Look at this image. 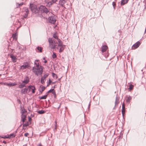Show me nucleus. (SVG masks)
<instances>
[{"instance_id":"nucleus-1","label":"nucleus","mask_w":146,"mask_h":146,"mask_svg":"<svg viewBox=\"0 0 146 146\" xmlns=\"http://www.w3.org/2000/svg\"><path fill=\"white\" fill-rule=\"evenodd\" d=\"M35 67L33 68V71L36 73H42L43 67L41 66H39L38 63L35 62Z\"/></svg>"},{"instance_id":"nucleus-2","label":"nucleus","mask_w":146,"mask_h":146,"mask_svg":"<svg viewBox=\"0 0 146 146\" xmlns=\"http://www.w3.org/2000/svg\"><path fill=\"white\" fill-rule=\"evenodd\" d=\"M48 41L49 44L50 46L52 49L55 48H57V49H58V47H56L57 46L56 43L57 41L53 40L51 38H50L48 39Z\"/></svg>"},{"instance_id":"nucleus-3","label":"nucleus","mask_w":146,"mask_h":146,"mask_svg":"<svg viewBox=\"0 0 146 146\" xmlns=\"http://www.w3.org/2000/svg\"><path fill=\"white\" fill-rule=\"evenodd\" d=\"M58 46L60 47L59 52L61 53L62 52L65 48V46L63 45L62 41L60 40H58Z\"/></svg>"},{"instance_id":"nucleus-4","label":"nucleus","mask_w":146,"mask_h":146,"mask_svg":"<svg viewBox=\"0 0 146 146\" xmlns=\"http://www.w3.org/2000/svg\"><path fill=\"white\" fill-rule=\"evenodd\" d=\"M30 8L32 11L34 13H38L39 10L38 9L36 5L34 4H31Z\"/></svg>"},{"instance_id":"nucleus-5","label":"nucleus","mask_w":146,"mask_h":146,"mask_svg":"<svg viewBox=\"0 0 146 146\" xmlns=\"http://www.w3.org/2000/svg\"><path fill=\"white\" fill-rule=\"evenodd\" d=\"M38 8L39 10L42 12L45 13L46 14L49 13L50 14H51L44 6L41 5Z\"/></svg>"},{"instance_id":"nucleus-6","label":"nucleus","mask_w":146,"mask_h":146,"mask_svg":"<svg viewBox=\"0 0 146 146\" xmlns=\"http://www.w3.org/2000/svg\"><path fill=\"white\" fill-rule=\"evenodd\" d=\"M29 13V11L27 8H24L23 11V15L24 18H26Z\"/></svg>"},{"instance_id":"nucleus-7","label":"nucleus","mask_w":146,"mask_h":146,"mask_svg":"<svg viewBox=\"0 0 146 146\" xmlns=\"http://www.w3.org/2000/svg\"><path fill=\"white\" fill-rule=\"evenodd\" d=\"M30 66L29 64L27 62L24 63L23 65L20 66V69L21 70H23L26 69Z\"/></svg>"},{"instance_id":"nucleus-8","label":"nucleus","mask_w":146,"mask_h":146,"mask_svg":"<svg viewBox=\"0 0 146 146\" xmlns=\"http://www.w3.org/2000/svg\"><path fill=\"white\" fill-rule=\"evenodd\" d=\"M48 20L50 23L54 24L55 23L56 19L55 17L51 16L48 18Z\"/></svg>"},{"instance_id":"nucleus-9","label":"nucleus","mask_w":146,"mask_h":146,"mask_svg":"<svg viewBox=\"0 0 146 146\" xmlns=\"http://www.w3.org/2000/svg\"><path fill=\"white\" fill-rule=\"evenodd\" d=\"M48 76V74H45L42 77L40 80V83L43 84L44 83V80Z\"/></svg>"},{"instance_id":"nucleus-10","label":"nucleus","mask_w":146,"mask_h":146,"mask_svg":"<svg viewBox=\"0 0 146 146\" xmlns=\"http://www.w3.org/2000/svg\"><path fill=\"white\" fill-rule=\"evenodd\" d=\"M29 82V78L27 76H26L24 80L22 81L23 83H25L26 84H28Z\"/></svg>"},{"instance_id":"nucleus-11","label":"nucleus","mask_w":146,"mask_h":146,"mask_svg":"<svg viewBox=\"0 0 146 146\" xmlns=\"http://www.w3.org/2000/svg\"><path fill=\"white\" fill-rule=\"evenodd\" d=\"M28 88L31 89V90H32L33 93H35L36 88L34 86L29 85L28 86Z\"/></svg>"},{"instance_id":"nucleus-12","label":"nucleus","mask_w":146,"mask_h":146,"mask_svg":"<svg viewBox=\"0 0 146 146\" xmlns=\"http://www.w3.org/2000/svg\"><path fill=\"white\" fill-rule=\"evenodd\" d=\"M141 43L139 42H137L135 43L132 47V48L133 49H135L138 48L140 45Z\"/></svg>"},{"instance_id":"nucleus-13","label":"nucleus","mask_w":146,"mask_h":146,"mask_svg":"<svg viewBox=\"0 0 146 146\" xmlns=\"http://www.w3.org/2000/svg\"><path fill=\"white\" fill-rule=\"evenodd\" d=\"M119 97H118L117 96H117L115 98V106L113 108V109H114V108H115L116 106L117 105H118V104L119 103Z\"/></svg>"},{"instance_id":"nucleus-14","label":"nucleus","mask_w":146,"mask_h":146,"mask_svg":"<svg viewBox=\"0 0 146 146\" xmlns=\"http://www.w3.org/2000/svg\"><path fill=\"white\" fill-rule=\"evenodd\" d=\"M46 88L44 86L41 85L40 86V88L39 89V91L40 94H42V92L45 90Z\"/></svg>"},{"instance_id":"nucleus-15","label":"nucleus","mask_w":146,"mask_h":146,"mask_svg":"<svg viewBox=\"0 0 146 146\" xmlns=\"http://www.w3.org/2000/svg\"><path fill=\"white\" fill-rule=\"evenodd\" d=\"M66 2V0H60L59 1V4L62 7H64V5Z\"/></svg>"},{"instance_id":"nucleus-16","label":"nucleus","mask_w":146,"mask_h":146,"mask_svg":"<svg viewBox=\"0 0 146 146\" xmlns=\"http://www.w3.org/2000/svg\"><path fill=\"white\" fill-rule=\"evenodd\" d=\"M10 57L12 59V61L14 62H16L17 58L13 54H11L10 55Z\"/></svg>"},{"instance_id":"nucleus-17","label":"nucleus","mask_w":146,"mask_h":146,"mask_svg":"<svg viewBox=\"0 0 146 146\" xmlns=\"http://www.w3.org/2000/svg\"><path fill=\"white\" fill-rule=\"evenodd\" d=\"M108 47L107 46L104 45L102 47V52H104L106 51Z\"/></svg>"},{"instance_id":"nucleus-18","label":"nucleus","mask_w":146,"mask_h":146,"mask_svg":"<svg viewBox=\"0 0 146 146\" xmlns=\"http://www.w3.org/2000/svg\"><path fill=\"white\" fill-rule=\"evenodd\" d=\"M26 116L24 114H22L21 119L23 123H24L26 120Z\"/></svg>"},{"instance_id":"nucleus-19","label":"nucleus","mask_w":146,"mask_h":146,"mask_svg":"<svg viewBox=\"0 0 146 146\" xmlns=\"http://www.w3.org/2000/svg\"><path fill=\"white\" fill-rule=\"evenodd\" d=\"M28 90V88H24L21 90V92L22 94H25L27 93V92Z\"/></svg>"},{"instance_id":"nucleus-20","label":"nucleus","mask_w":146,"mask_h":146,"mask_svg":"<svg viewBox=\"0 0 146 146\" xmlns=\"http://www.w3.org/2000/svg\"><path fill=\"white\" fill-rule=\"evenodd\" d=\"M48 96L46 94V95L42 96H39L38 97V98L40 99V100H42V99H46L47 97Z\"/></svg>"},{"instance_id":"nucleus-21","label":"nucleus","mask_w":146,"mask_h":146,"mask_svg":"<svg viewBox=\"0 0 146 146\" xmlns=\"http://www.w3.org/2000/svg\"><path fill=\"white\" fill-rule=\"evenodd\" d=\"M128 1L129 0H122L121 2V5H123L126 4L128 2Z\"/></svg>"},{"instance_id":"nucleus-22","label":"nucleus","mask_w":146,"mask_h":146,"mask_svg":"<svg viewBox=\"0 0 146 146\" xmlns=\"http://www.w3.org/2000/svg\"><path fill=\"white\" fill-rule=\"evenodd\" d=\"M26 84L25 83H23V82H22V83L19 85V87L20 88H22L26 86Z\"/></svg>"},{"instance_id":"nucleus-23","label":"nucleus","mask_w":146,"mask_h":146,"mask_svg":"<svg viewBox=\"0 0 146 146\" xmlns=\"http://www.w3.org/2000/svg\"><path fill=\"white\" fill-rule=\"evenodd\" d=\"M15 135H16L14 133H13L10 134L9 135H8V136L9 137L8 138L10 139L15 137Z\"/></svg>"},{"instance_id":"nucleus-24","label":"nucleus","mask_w":146,"mask_h":146,"mask_svg":"<svg viewBox=\"0 0 146 146\" xmlns=\"http://www.w3.org/2000/svg\"><path fill=\"white\" fill-rule=\"evenodd\" d=\"M131 99V97L130 96H129L127 98V99L126 100V102L129 103Z\"/></svg>"},{"instance_id":"nucleus-25","label":"nucleus","mask_w":146,"mask_h":146,"mask_svg":"<svg viewBox=\"0 0 146 146\" xmlns=\"http://www.w3.org/2000/svg\"><path fill=\"white\" fill-rule=\"evenodd\" d=\"M17 84L15 83L11 82L8 83L7 85L10 86H13L16 85Z\"/></svg>"},{"instance_id":"nucleus-26","label":"nucleus","mask_w":146,"mask_h":146,"mask_svg":"<svg viewBox=\"0 0 146 146\" xmlns=\"http://www.w3.org/2000/svg\"><path fill=\"white\" fill-rule=\"evenodd\" d=\"M46 111L43 110L37 111V113L39 114H43L45 113Z\"/></svg>"},{"instance_id":"nucleus-27","label":"nucleus","mask_w":146,"mask_h":146,"mask_svg":"<svg viewBox=\"0 0 146 146\" xmlns=\"http://www.w3.org/2000/svg\"><path fill=\"white\" fill-rule=\"evenodd\" d=\"M54 89L53 88H51L49 91H48L46 94L48 96V94L50 92H53L54 90Z\"/></svg>"},{"instance_id":"nucleus-28","label":"nucleus","mask_w":146,"mask_h":146,"mask_svg":"<svg viewBox=\"0 0 146 146\" xmlns=\"http://www.w3.org/2000/svg\"><path fill=\"white\" fill-rule=\"evenodd\" d=\"M50 2H49L48 3V4H50V5H52L53 3H55L56 0H49Z\"/></svg>"},{"instance_id":"nucleus-29","label":"nucleus","mask_w":146,"mask_h":146,"mask_svg":"<svg viewBox=\"0 0 146 146\" xmlns=\"http://www.w3.org/2000/svg\"><path fill=\"white\" fill-rule=\"evenodd\" d=\"M125 108H122V109H121V112L122 113V115L123 116L125 114Z\"/></svg>"},{"instance_id":"nucleus-30","label":"nucleus","mask_w":146,"mask_h":146,"mask_svg":"<svg viewBox=\"0 0 146 146\" xmlns=\"http://www.w3.org/2000/svg\"><path fill=\"white\" fill-rule=\"evenodd\" d=\"M29 125V124L28 122H27L25 123H23V129H24L23 127H27Z\"/></svg>"},{"instance_id":"nucleus-31","label":"nucleus","mask_w":146,"mask_h":146,"mask_svg":"<svg viewBox=\"0 0 146 146\" xmlns=\"http://www.w3.org/2000/svg\"><path fill=\"white\" fill-rule=\"evenodd\" d=\"M53 37L55 39H56L57 40V42H58V40H60V39H59L58 38V36H57V35L56 34H54L53 35Z\"/></svg>"},{"instance_id":"nucleus-32","label":"nucleus","mask_w":146,"mask_h":146,"mask_svg":"<svg viewBox=\"0 0 146 146\" xmlns=\"http://www.w3.org/2000/svg\"><path fill=\"white\" fill-rule=\"evenodd\" d=\"M37 50L39 52H42V48L41 47H38L37 48Z\"/></svg>"},{"instance_id":"nucleus-33","label":"nucleus","mask_w":146,"mask_h":146,"mask_svg":"<svg viewBox=\"0 0 146 146\" xmlns=\"http://www.w3.org/2000/svg\"><path fill=\"white\" fill-rule=\"evenodd\" d=\"M133 86L132 84H130L129 85V89L130 91L132 90L133 89Z\"/></svg>"},{"instance_id":"nucleus-34","label":"nucleus","mask_w":146,"mask_h":146,"mask_svg":"<svg viewBox=\"0 0 146 146\" xmlns=\"http://www.w3.org/2000/svg\"><path fill=\"white\" fill-rule=\"evenodd\" d=\"M12 37L15 40L17 39L16 35L15 34H13L12 35Z\"/></svg>"},{"instance_id":"nucleus-35","label":"nucleus","mask_w":146,"mask_h":146,"mask_svg":"<svg viewBox=\"0 0 146 146\" xmlns=\"http://www.w3.org/2000/svg\"><path fill=\"white\" fill-rule=\"evenodd\" d=\"M8 135H6L4 137H2L1 136H0V138H4V139H6L8 138Z\"/></svg>"},{"instance_id":"nucleus-36","label":"nucleus","mask_w":146,"mask_h":146,"mask_svg":"<svg viewBox=\"0 0 146 146\" xmlns=\"http://www.w3.org/2000/svg\"><path fill=\"white\" fill-rule=\"evenodd\" d=\"M56 54L53 52V54L52 55V57L53 58H56Z\"/></svg>"},{"instance_id":"nucleus-37","label":"nucleus","mask_w":146,"mask_h":146,"mask_svg":"<svg viewBox=\"0 0 146 146\" xmlns=\"http://www.w3.org/2000/svg\"><path fill=\"white\" fill-rule=\"evenodd\" d=\"M52 93L54 95V98H56V94L55 92L54 91H54L53 92H52Z\"/></svg>"},{"instance_id":"nucleus-38","label":"nucleus","mask_w":146,"mask_h":146,"mask_svg":"<svg viewBox=\"0 0 146 146\" xmlns=\"http://www.w3.org/2000/svg\"><path fill=\"white\" fill-rule=\"evenodd\" d=\"M26 112H27V111L24 108L23 110H22V114H23L24 113Z\"/></svg>"},{"instance_id":"nucleus-39","label":"nucleus","mask_w":146,"mask_h":146,"mask_svg":"<svg viewBox=\"0 0 146 146\" xmlns=\"http://www.w3.org/2000/svg\"><path fill=\"white\" fill-rule=\"evenodd\" d=\"M52 74V76L53 77V78H55L56 77V78H57V75L56 74Z\"/></svg>"},{"instance_id":"nucleus-40","label":"nucleus","mask_w":146,"mask_h":146,"mask_svg":"<svg viewBox=\"0 0 146 146\" xmlns=\"http://www.w3.org/2000/svg\"><path fill=\"white\" fill-rule=\"evenodd\" d=\"M125 105L124 102H123L122 104V108H125Z\"/></svg>"},{"instance_id":"nucleus-41","label":"nucleus","mask_w":146,"mask_h":146,"mask_svg":"<svg viewBox=\"0 0 146 146\" xmlns=\"http://www.w3.org/2000/svg\"><path fill=\"white\" fill-rule=\"evenodd\" d=\"M123 137V135L120 134L119 136V138H122Z\"/></svg>"},{"instance_id":"nucleus-42","label":"nucleus","mask_w":146,"mask_h":146,"mask_svg":"<svg viewBox=\"0 0 146 146\" xmlns=\"http://www.w3.org/2000/svg\"><path fill=\"white\" fill-rule=\"evenodd\" d=\"M29 133H25L24 134V136L25 137H27Z\"/></svg>"},{"instance_id":"nucleus-43","label":"nucleus","mask_w":146,"mask_h":146,"mask_svg":"<svg viewBox=\"0 0 146 146\" xmlns=\"http://www.w3.org/2000/svg\"><path fill=\"white\" fill-rule=\"evenodd\" d=\"M28 119L29 121H31V118L29 116H28Z\"/></svg>"},{"instance_id":"nucleus-44","label":"nucleus","mask_w":146,"mask_h":146,"mask_svg":"<svg viewBox=\"0 0 146 146\" xmlns=\"http://www.w3.org/2000/svg\"><path fill=\"white\" fill-rule=\"evenodd\" d=\"M112 5L114 7L115 5V3L114 2L112 3Z\"/></svg>"},{"instance_id":"nucleus-45","label":"nucleus","mask_w":146,"mask_h":146,"mask_svg":"<svg viewBox=\"0 0 146 146\" xmlns=\"http://www.w3.org/2000/svg\"><path fill=\"white\" fill-rule=\"evenodd\" d=\"M49 83H50V84H51V83H52V81L50 79H49Z\"/></svg>"},{"instance_id":"nucleus-46","label":"nucleus","mask_w":146,"mask_h":146,"mask_svg":"<svg viewBox=\"0 0 146 146\" xmlns=\"http://www.w3.org/2000/svg\"><path fill=\"white\" fill-rule=\"evenodd\" d=\"M23 3H21L20 4H19V6H21L23 5Z\"/></svg>"},{"instance_id":"nucleus-47","label":"nucleus","mask_w":146,"mask_h":146,"mask_svg":"<svg viewBox=\"0 0 146 146\" xmlns=\"http://www.w3.org/2000/svg\"><path fill=\"white\" fill-rule=\"evenodd\" d=\"M90 103H89V105H88V110H89V109H90Z\"/></svg>"},{"instance_id":"nucleus-48","label":"nucleus","mask_w":146,"mask_h":146,"mask_svg":"<svg viewBox=\"0 0 146 146\" xmlns=\"http://www.w3.org/2000/svg\"><path fill=\"white\" fill-rule=\"evenodd\" d=\"M3 143L4 144H6V143H7V142L5 141H3Z\"/></svg>"},{"instance_id":"nucleus-49","label":"nucleus","mask_w":146,"mask_h":146,"mask_svg":"<svg viewBox=\"0 0 146 146\" xmlns=\"http://www.w3.org/2000/svg\"><path fill=\"white\" fill-rule=\"evenodd\" d=\"M56 86V85H54V86H52V88H53V89L55 88Z\"/></svg>"},{"instance_id":"nucleus-50","label":"nucleus","mask_w":146,"mask_h":146,"mask_svg":"<svg viewBox=\"0 0 146 146\" xmlns=\"http://www.w3.org/2000/svg\"><path fill=\"white\" fill-rule=\"evenodd\" d=\"M50 84V83H49V82H48V83L46 86L47 87V86H48Z\"/></svg>"},{"instance_id":"nucleus-51","label":"nucleus","mask_w":146,"mask_h":146,"mask_svg":"<svg viewBox=\"0 0 146 146\" xmlns=\"http://www.w3.org/2000/svg\"><path fill=\"white\" fill-rule=\"evenodd\" d=\"M61 106V104H60L58 107L57 108L58 110H59Z\"/></svg>"},{"instance_id":"nucleus-52","label":"nucleus","mask_w":146,"mask_h":146,"mask_svg":"<svg viewBox=\"0 0 146 146\" xmlns=\"http://www.w3.org/2000/svg\"><path fill=\"white\" fill-rule=\"evenodd\" d=\"M44 62L45 63H46L47 62V61L46 60H45L44 61Z\"/></svg>"},{"instance_id":"nucleus-53","label":"nucleus","mask_w":146,"mask_h":146,"mask_svg":"<svg viewBox=\"0 0 146 146\" xmlns=\"http://www.w3.org/2000/svg\"><path fill=\"white\" fill-rule=\"evenodd\" d=\"M137 3V5L138 6H139V3H137H137Z\"/></svg>"},{"instance_id":"nucleus-54","label":"nucleus","mask_w":146,"mask_h":146,"mask_svg":"<svg viewBox=\"0 0 146 146\" xmlns=\"http://www.w3.org/2000/svg\"><path fill=\"white\" fill-rule=\"evenodd\" d=\"M67 74V73L65 74V75H66V76L67 77V76L68 75V74Z\"/></svg>"},{"instance_id":"nucleus-55","label":"nucleus","mask_w":146,"mask_h":146,"mask_svg":"<svg viewBox=\"0 0 146 146\" xmlns=\"http://www.w3.org/2000/svg\"><path fill=\"white\" fill-rule=\"evenodd\" d=\"M56 82H52V84H55L56 83Z\"/></svg>"},{"instance_id":"nucleus-56","label":"nucleus","mask_w":146,"mask_h":146,"mask_svg":"<svg viewBox=\"0 0 146 146\" xmlns=\"http://www.w3.org/2000/svg\"><path fill=\"white\" fill-rule=\"evenodd\" d=\"M38 61H39V60H36L35 61V62H36V63H37V62H38Z\"/></svg>"},{"instance_id":"nucleus-57","label":"nucleus","mask_w":146,"mask_h":146,"mask_svg":"<svg viewBox=\"0 0 146 146\" xmlns=\"http://www.w3.org/2000/svg\"><path fill=\"white\" fill-rule=\"evenodd\" d=\"M43 60H45V58H43Z\"/></svg>"},{"instance_id":"nucleus-58","label":"nucleus","mask_w":146,"mask_h":146,"mask_svg":"<svg viewBox=\"0 0 146 146\" xmlns=\"http://www.w3.org/2000/svg\"><path fill=\"white\" fill-rule=\"evenodd\" d=\"M36 74V75L37 76H38V75H38V74Z\"/></svg>"},{"instance_id":"nucleus-59","label":"nucleus","mask_w":146,"mask_h":146,"mask_svg":"<svg viewBox=\"0 0 146 146\" xmlns=\"http://www.w3.org/2000/svg\"><path fill=\"white\" fill-rule=\"evenodd\" d=\"M31 89H29V92L31 91Z\"/></svg>"},{"instance_id":"nucleus-60","label":"nucleus","mask_w":146,"mask_h":146,"mask_svg":"<svg viewBox=\"0 0 146 146\" xmlns=\"http://www.w3.org/2000/svg\"><path fill=\"white\" fill-rule=\"evenodd\" d=\"M22 125V124H21L20 125V127H21Z\"/></svg>"},{"instance_id":"nucleus-61","label":"nucleus","mask_w":146,"mask_h":146,"mask_svg":"<svg viewBox=\"0 0 146 146\" xmlns=\"http://www.w3.org/2000/svg\"><path fill=\"white\" fill-rule=\"evenodd\" d=\"M19 102H20V103L21 102V101H20V100H19Z\"/></svg>"},{"instance_id":"nucleus-62","label":"nucleus","mask_w":146,"mask_h":146,"mask_svg":"<svg viewBox=\"0 0 146 146\" xmlns=\"http://www.w3.org/2000/svg\"><path fill=\"white\" fill-rule=\"evenodd\" d=\"M5 74H3V75H5Z\"/></svg>"},{"instance_id":"nucleus-63","label":"nucleus","mask_w":146,"mask_h":146,"mask_svg":"<svg viewBox=\"0 0 146 146\" xmlns=\"http://www.w3.org/2000/svg\"><path fill=\"white\" fill-rule=\"evenodd\" d=\"M60 78H59V79H58V80H60Z\"/></svg>"},{"instance_id":"nucleus-64","label":"nucleus","mask_w":146,"mask_h":146,"mask_svg":"<svg viewBox=\"0 0 146 146\" xmlns=\"http://www.w3.org/2000/svg\"><path fill=\"white\" fill-rule=\"evenodd\" d=\"M23 146H26L25 145H23Z\"/></svg>"}]
</instances>
